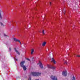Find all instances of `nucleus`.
<instances>
[{"label": "nucleus", "mask_w": 80, "mask_h": 80, "mask_svg": "<svg viewBox=\"0 0 80 80\" xmlns=\"http://www.w3.org/2000/svg\"><path fill=\"white\" fill-rule=\"evenodd\" d=\"M31 75H32V76H40V75H41V73H40L39 72H31Z\"/></svg>", "instance_id": "nucleus-1"}, {"label": "nucleus", "mask_w": 80, "mask_h": 80, "mask_svg": "<svg viewBox=\"0 0 80 80\" xmlns=\"http://www.w3.org/2000/svg\"><path fill=\"white\" fill-rule=\"evenodd\" d=\"M25 61H22L21 63H20V66L22 67L23 68V69L24 70H27V68H26V67L23 65L24 63H25Z\"/></svg>", "instance_id": "nucleus-2"}, {"label": "nucleus", "mask_w": 80, "mask_h": 80, "mask_svg": "<svg viewBox=\"0 0 80 80\" xmlns=\"http://www.w3.org/2000/svg\"><path fill=\"white\" fill-rule=\"evenodd\" d=\"M47 66L48 68H51V69H52V70H55V69L56 68V67L51 65H49L48 64L47 65Z\"/></svg>", "instance_id": "nucleus-3"}, {"label": "nucleus", "mask_w": 80, "mask_h": 80, "mask_svg": "<svg viewBox=\"0 0 80 80\" xmlns=\"http://www.w3.org/2000/svg\"><path fill=\"white\" fill-rule=\"evenodd\" d=\"M62 75H63V76L66 77V76H67V70H64L62 72Z\"/></svg>", "instance_id": "nucleus-4"}, {"label": "nucleus", "mask_w": 80, "mask_h": 80, "mask_svg": "<svg viewBox=\"0 0 80 80\" xmlns=\"http://www.w3.org/2000/svg\"><path fill=\"white\" fill-rule=\"evenodd\" d=\"M51 79L53 80H57V77L54 76H51Z\"/></svg>", "instance_id": "nucleus-5"}, {"label": "nucleus", "mask_w": 80, "mask_h": 80, "mask_svg": "<svg viewBox=\"0 0 80 80\" xmlns=\"http://www.w3.org/2000/svg\"><path fill=\"white\" fill-rule=\"evenodd\" d=\"M37 64L38 65H39L40 67H41V68H43V65L42 63V62H41V61H39L38 64Z\"/></svg>", "instance_id": "nucleus-6"}, {"label": "nucleus", "mask_w": 80, "mask_h": 80, "mask_svg": "<svg viewBox=\"0 0 80 80\" xmlns=\"http://www.w3.org/2000/svg\"><path fill=\"white\" fill-rule=\"evenodd\" d=\"M13 40L15 42H19V43H20V44L21 45V42H20V40L18 39H17L16 38H13Z\"/></svg>", "instance_id": "nucleus-7"}, {"label": "nucleus", "mask_w": 80, "mask_h": 80, "mask_svg": "<svg viewBox=\"0 0 80 80\" xmlns=\"http://www.w3.org/2000/svg\"><path fill=\"white\" fill-rule=\"evenodd\" d=\"M51 61L52 62H53L54 64H55L56 63V62L55 60V59H54L53 58H52L51 59Z\"/></svg>", "instance_id": "nucleus-8"}, {"label": "nucleus", "mask_w": 80, "mask_h": 80, "mask_svg": "<svg viewBox=\"0 0 80 80\" xmlns=\"http://www.w3.org/2000/svg\"><path fill=\"white\" fill-rule=\"evenodd\" d=\"M14 50H15V51H16V53H18V55H20V52H18V51H17V49H16V48H15Z\"/></svg>", "instance_id": "nucleus-9"}, {"label": "nucleus", "mask_w": 80, "mask_h": 80, "mask_svg": "<svg viewBox=\"0 0 80 80\" xmlns=\"http://www.w3.org/2000/svg\"><path fill=\"white\" fill-rule=\"evenodd\" d=\"M46 44V42H43L42 43V46L43 47H45V45Z\"/></svg>", "instance_id": "nucleus-10"}, {"label": "nucleus", "mask_w": 80, "mask_h": 80, "mask_svg": "<svg viewBox=\"0 0 80 80\" xmlns=\"http://www.w3.org/2000/svg\"><path fill=\"white\" fill-rule=\"evenodd\" d=\"M33 52H34V49H31V55H32V54L33 53Z\"/></svg>", "instance_id": "nucleus-11"}, {"label": "nucleus", "mask_w": 80, "mask_h": 80, "mask_svg": "<svg viewBox=\"0 0 80 80\" xmlns=\"http://www.w3.org/2000/svg\"><path fill=\"white\" fill-rule=\"evenodd\" d=\"M71 80H75L74 76H73L71 78Z\"/></svg>", "instance_id": "nucleus-12"}, {"label": "nucleus", "mask_w": 80, "mask_h": 80, "mask_svg": "<svg viewBox=\"0 0 80 80\" xmlns=\"http://www.w3.org/2000/svg\"><path fill=\"white\" fill-rule=\"evenodd\" d=\"M2 12V10H0V18L2 19V14L1 12Z\"/></svg>", "instance_id": "nucleus-13"}, {"label": "nucleus", "mask_w": 80, "mask_h": 80, "mask_svg": "<svg viewBox=\"0 0 80 80\" xmlns=\"http://www.w3.org/2000/svg\"><path fill=\"white\" fill-rule=\"evenodd\" d=\"M64 63H65V64H66V65H67V64L68 63V62L67 61H65Z\"/></svg>", "instance_id": "nucleus-14"}, {"label": "nucleus", "mask_w": 80, "mask_h": 80, "mask_svg": "<svg viewBox=\"0 0 80 80\" xmlns=\"http://www.w3.org/2000/svg\"><path fill=\"white\" fill-rule=\"evenodd\" d=\"M42 33L43 35H44L45 34V31L44 30H42Z\"/></svg>", "instance_id": "nucleus-15"}, {"label": "nucleus", "mask_w": 80, "mask_h": 80, "mask_svg": "<svg viewBox=\"0 0 80 80\" xmlns=\"http://www.w3.org/2000/svg\"><path fill=\"white\" fill-rule=\"evenodd\" d=\"M28 80H31V78H29L28 79Z\"/></svg>", "instance_id": "nucleus-16"}, {"label": "nucleus", "mask_w": 80, "mask_h": 80, "mask_svg": "<svg viewBox=\"0 0 80 80\" xmlns=\"http://www.w3.org/2000/svg\"><path fill=\"white\" fill-rule=\"evenodd\" d=\"M50 5H52V2H50Z\"/></svg>", "instance_id": "nucleus-17"}, {"label": "nucleus", "mask_w": 80, "mask_h": 80, "mask_svg": "<svg viewBox=\"0 0 80 80\" xmlns=\"http://www.w3.org/2000/svg\"><path fill=\"white\" fill-rule=\"evenodd\" d=\"M0 24L1 25H3V24L2 22H0Z\"/></svg>", "instance_id": "nucleus-18"}, {"label": "nucleus", "mask_w": 80, "mask_h": 80, "mask_svg": "<svg viewBox=\"0 0 80 80\" xmlns=\"http://www.w3.org/2000/svg\"><path fill=\"white\" fill-rule=\"evenodd\" d=\"M77 57H80V55H78L77 56Z\"/></svg>", "instance_id": "nucleus-19"}, {"label": "nucleus", "mask_w": 80, "mask_h": 80, "mask_svg": "<svg viewBox=\"0 0 80 80\" xmlns=\"http://www.w3.org/2000/svg\"><path fill=\"white\" fill-rule=\"evenodd\" d=\"M27 59L28 60H29V61H30V59H28H28Z\"/></svg>", "instance_id": "nucleus-20"}, {"label": "nucleus", "mask_w": 80, "mask_h": 80, "mask_svg": "<svg viewBox=\"0 0 80 80\" xmlns=\"http://www.w3.org/2000/svg\"><path fill=\"white\" fill-rule=\"evenodd\" d=\"M4 36H5V37L7 36V35H6V34H4Z\"/></svg>", "instance_id": "nucleus-21"}, {"label": "nucleus", "mask_w": 80, "mask_h": 80, "mask_svg": "<svg viewBox=\"0 0 80 80\" xmlns=\"http://www.w3.org/2000/svg\"><path fill=\"white\" fill-rule=\"evenodd\" d=\"M14 59H15V60H17L16 59H15V58H14Z\"/></svg>", "instance_id": "nucleus-22"}, {"label": "nucleus", "mask_w": 80, "mask_h": 80, "mask_svg": "<svg viewBox=\"0 0 80 80\" xmlns=\"http://www.w3.org/2000/svg\"><path fill=\"white\" fill-rule=\"evenodd\" d=\"M9 49L10 50L11 49L10 48H9Z\"/></svg>", "instance_id": "nucleus-23"}, {"label": "nucleus", "mask_w": 80, "mask_h": 80, "mask_svg": "<svg viewBox=\"0 0 80 80\" xmlns=\"http://www.w3.org/2000/svg\"><path fill=\"white\" fill-rule=\"evenodd\" d=\"M64 60H65V59H63V61H64Z\"/></svg>", "instance_id": "nucleus-24"}]
</instances>
